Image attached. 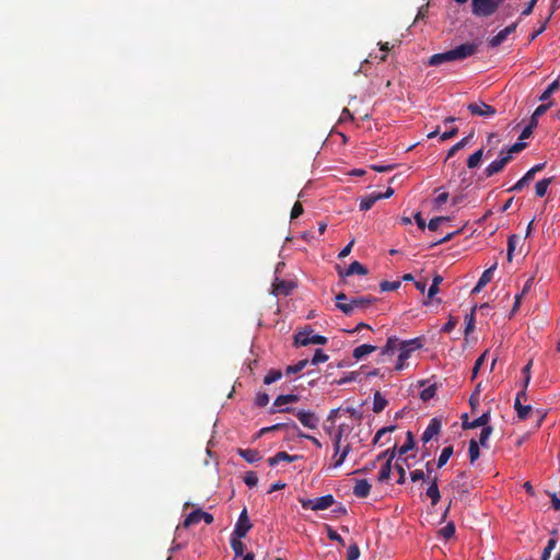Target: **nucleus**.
<instances>
[{"label":"nucleus","mask_w":560,"mask_h":560,"mask_svg":"<svg viewBox=\"0 0 560 560\" xmlns=\"http://www.w3.org/2000/svg\"><path fill=\"white\" fill-rule=\"evenodd\" d=\"M478 51V45L476 43H465L456 46L444 52L434 54L429 59V65L432 67L441 66L445 62L464 60L468 57L474 56Z\"/></svg>","instance_id":"obj_1"},{"label":"nucleus","mask_w":560,"mask_h":560,"mask_svg":"<svg viewBox=\"0 0 560 560\" xmlns=\"http://www.w3.org/2000/svg\"><path fill=\"white\" fill-rule=\"evenodd\" d=\"M423 347L422 339L417 337L408 340H402L398 349V359L395 364L396 371H402L407 368L406 361L410 358L411 353Z\"/></svg>","instance_id":"obj_2"},{"label":"nucleus","mask_w":560,"mask_h":560,"mask_svg":"<svg viewBox=\"0 0 560 560\" xmlns=\"http://www.w3.org/2000/svg\"><path fill=\"white\" fill-rule=\"evenodd\" d=\"M502 4L500 0H471V12L479 18H487L495 13Z\"/></svg>","instance_id":"obj_3"},{"label":"nucleus","mask_w":560,"mask_h":560,"mask_svg":"<svg viewBox=\"0 0 560 560\" xmlns=\"http://www.w3.org/2000/svg\"><path fill=\"white\" fill-rule=\"evenodd\" d=\"M342 433H343V430L341 428H339L332 439L335 457H337V459L335 460V463L332 465L334 468H339L340 466H342V464L345 463L347 456L349 455V453L351 451V447L349 444L341 446Z\"/></svg>","instance_id":"obj_4"},{"label":"nucleus","mask_w":560,"mask_h":560,"mask_svg":"<svg viewBox=\"0 0 560 560\" xmlns=\"http://www.w3.org/2000/svg\"><path fill=\"white\" fill-rule=\"evenodd\" d=\"M294 342L298 346L326 345L327 338L325 336L314 334L313 329L310 328L299 331L294 336Z\"/></svg>","instance_id":"obj_5"},{"label":"nucleus","mask_w":560,"mask_h":560,"mask_svg":"<svg viewBox=\"0 0 560 560\" xmlns=\"http://www.w3.org/2000/svg\"><path fill=\"white\" fill-rule=\"evenodd\" d=\"M300 502L303 509L323 511L330 508L335 503V499L332 494H325L315 499H301Z\"/></svg>","instance_id":"obj_6"},{"label":"nucleus","mask_w":560,"mask_h":560,"mask_svg":"<svg viewBox=\"0 0 560 560\" xmlns=\"http://www.w3.org/2000/svg\"><path fill=\"white\" fill-rule=\"evenodd\" d=\"M467 109L469 110V113L471 115L483 117V118H492L497 113L494 107H492L491 105H488L481 101L469 103L467 105Z\"/></svg>","instance_id":"obj_7"},{"label":"nucleus","mask_w":560,"mask_h":560,"mask_svg":"<svg viewBox=\"0 0 560 560\" xmlns=\"http://www.w3.org/2000/svg\"><path fill=\"white\" fill-rule=\"evenodd\" d=\"M252 523L248 517L247 509H243V511L240 513L238 518L234 525V529L231 535H234L236 537H245L247 533L252 528Z\"/></svg>","instance_id":"obj_8"},{"label":"nucleus","mask_w":560,"mask_h":560,"mask_svg":"<svg viewBox=\"0 0 560 560\" xmlns=\"http://www.w3.org/2000/svg\"><path fill=\"white\" fill-rule=\"evenodd\" d=\"M201 520L205 521L206 524H212L213 521H214L212 514H210L208 512H205V511H202L200 509H197V510L190 512L185 517L184 522L182 523V526L187 528L190 525L199 523Z\"/></svg>","instance_id":"obj_9"},{"label":"nucleus","mask_w":560,"mask_h":560,"mask_svg":"<svg viewBox=\"0 0 560 560\" xmlns=\"http://www.w3.org/2000/svg\"><path fill=\"white\" fill-rule=\"evenodd\" d=\"M511 161V155H504V150L500 151V156L492 161L485 170L483 174L486 177H492L500 173L505 165Z\"/></svg>","instance_id":"obj_10"},{"label":"nucleus","mask_w":560,"mask_h":560,"mask_svg":"<svg viewBox=\"0 0 560 560\" xmlns=\"http://www.w3.org/2000/svg\"><path fill=\"white\" fill-rule=\"evenodd\" d=\"M546 166V163H538L529 168L525 175L520 178L508 191H521L535 176L536 173L542 171Z\"/></svg>","instance_id":"obj_11"},{"label":"nucleus","mask_w":560,"mask_h":560,"mask_svg":"<svg viewBox=\"0 0 560 560\" xmlns=\"http://www.w3.org/2000/svg\"><path fill=\"white\" fill-rule=\"evenodd\" d=\"M299 400V396L295 394H287V395H279L272 405L271 412L277 411H295V409H291L289 407L282 408V406L296 402Z\"/></svg>","instance_id":"obj_12"},{"label":"nucleus","mask_w":560,"mask_h":560,"mask_svg":"<svg viewBox=\"0 0 560 560\" xmlns=\"http://www.w3.org/2000/svg\"><path fill=\"white\" fill-rule=\"evenodd\" d=\"M295 416L299 421L308 429H316L319 424V418L312 411L299 409L295 410Z\"/></svg>","instance_id":"obj_13"},{"label":"nucleus","mask_w":560,"mask_h":560,"mask_svg":"<svg viewBox=\"0 0 560 560\" xmlns=\"http://www.w3.org/2000/svg\"><path fill=\"white\" fill-rule=\"evenodd\" d=\"M523 399H527V394L525 390L518 392L514 400V409L520 420H525L528 417L529 411L532 410L530 405H524V402H521Z\"/></svg>","instance_id":"obj_14"},{"label":"nucleus","mask_w":560,"mask_h":560,"mask_svg":"<svg viewBox=\"0 0 560 560\" xmlns=\"http://www.w3.org/2000/svg\"><path fill=\"white\" fill-rule=\"evenodd\" d=\"M441 428V421L438 418H432L421 435V441L423 443L430 442L434 436H436L440 433Z\"/></svg>","instance_id":"obj_15"},{"label":"nucleus","mask_w":560,"mask_h":560,"mask_svg":"<svg viewBox=\"0 0 560 560\" xmlns=\"http://www.w3.org/2000/svg\"><path fill=\"white\" fill-rule=\"evenodd\" d=\"M516 27H517V23H512L511 25L501 30L497 35H494L493 37H491L489 39V45L491 47L500 46L508 38V36L516 30Z\"/></svg>","instance_id":"obj_16"},{"label":"nucleus","mask_w":560,"mask_h":560,"mask_svg":"<svg viewBox=\"0 0 560 560\" xmlns=\"http://www.w3.org/2000/svg\"><path fill=\"white\" fill-rule=\"evenodd\" d=\"M339 276L340 277H349V276H352L354 273H358V275H361V276H365L368 273V269L362 265L360 264L359 261H352L347 269L342 270L340 269L338 271Z\"/></svg>","instance_id":"obj_17"},{"label":"nucleus","mask_w":560,"mask_h":560,"mask_svg":"<svg viewBox=\"0 0 560 560\" xmlns=\"http://www.w3.org/2000/svg\"><path fill=\"white\" fill-rule=\"evenodd\" d=\"M335 299H336V306L338 310H340L346 315L352 314L353 304L351 303V300L348 302V298L345 293L337 294Z\"/></svg>","instance_id":"obj_18"},{"label":"nucleus","mask_w":560,"mask_h":560,"mask_svg":"<svg viewBox=\"0 0 560 560\" xmlns=\"http://www.w3.org/2000/svg\"><path fill=\"white\" fill-rule=\"evenodd\" d=\"M293 288H294V284L292 282L279 280V278L276 277L275 282H273V294L275 295H278V294L289 295Z\"/></svg>","instance_id":"obj_19"},{"label":"nucleus","mask_w":560,"mask_h":560,"mask_svg":"<svg viewBox=\"0 0 560 560\" xmlns=\"http://www.w3.org/2000/svg\"><path fill=\"white\" fill-rule=\"evenodd\" d=\"M371 491V485L366 479H360L355 481V485L353 487V494L357 498L364 499L370 494Z\"/></svg>","instance_id":"obj_20"},{"label":"nucleus","mask_w":560,"mask_h":560,"mask_svg":"<svg viewBox=\"0 0 560 560\" xmlns=\"http://www.w3.org/2000/svg\"><path fill=\"white\" fill-rule=\"evenodd\" d=\"M415 447V440H413V434L411 431H408L407 434H406V441L405 443L399 447V450L397 451L399 457H401L402 455L407 454L409 451H411L412 448ZM399 460H401V458H399ZM402 462L404 464L409 467L408 463H407V458H402Z\"/></svg>","instance_id":"obj_21"},{"label":"nucleus","mask_w":560,"mask_h":560,"mask_svg":"<svg viewBox=\"0 0 560 560\" xmlns=\"http://www.w3.org/2000/svg\"><path fill=\"white\" fill-rule=\"evenodd\" d=\"M237 454L247 463L254 464L261 459V455L257 450L252 448H237Z\"/></svg>","instance_id":"obj_22"},{"label":"nucleus","mask_w":560,"mask_h":560,"mask_svg":"<svg viewBox=\"0 0 560 560\" xmlns=\"http://www.w3.org/2000/svg\"><path fill=\"white\" fill-rule=\"evenodd\" d=\"M301 458L300 455H290L287 452H278L275 456L268 459L269 466L275 467L279 462H289L292 463L296 459Z\"/></svg>","instance_id":"obj_23"},{"label":"nucleus","mask_w":560,"mask_h":560,"mask_svg":"<svg viewBox=\"0 0 560 560\" xmlns=\"http://www.w3.org/2000/svg\"><path fill=\"white\" fill-rule=\"evenodd\" d=\"M400 342L401 341L397 337H389L386 341V345L381 349V355L394 354L396 351H398Z\"/></svg>","instance_id":"obj_24"},{"label":"nucleus","mask_w":560,"mask_h":560,"mask_svg":"<svg viewBox=\"0 0 560 560\" xmlns=\"http://www.w3.org/2000/svg\"><path fill=\"white\" fill-rule=\"evenodd\" d=\"M395 457L396 453L392 452L387 462L382 466L377 478L380 482H384L389 479L392 472V462Z\"/></svg>","instance_id":"obj_25"},{"label":"nucleus","mask_w":560,"mask_h":560,"mask_svg":"<svg viewBox=\"0 0 560 560\" xmlns=\"http://www.w3.org/2000/svg\"><path fill=\"white\" fill-rule=\"evenodd\" d=\"M489 421H490V412L487 411V412H483L478 418H476L469 424H466L465 422H463V428L464 429H474V428H478V427L485 428V427H489L488 425Z\"/></svg>","instance_id":"obj_26"},{"label":"nucleus","mask_w":560,"mask_h":560,"mask_svg":"<svg viewBox=\"0 0 560 560\" xmlns=\"http://www.w3.org/2000/svg\"><path fill=\"white\" fill-rule=\"evenodd\" d=\"M443 277L440 275H435L432 279V283L428 290V301L423 302V305H428L430 300H432L440 291L439 285L442 283Z\"/></svg>","instance_id":"obj_27"},{"label":"nucleus","mask_w":560,"mask_h":560,"mask_svg":"<svg viewBox=\"0 0 560 560\" xmlns=\"http://www.w3.org/2000/svg\"><path fill=\"white\" fill-rule=\"evenodd\" d=\"M375 350H376L375 346L364 343V345H361V346L354 348L352 355L355 360L359 361V360H362L365 355L374 352Z\"/></svg>","instance_id":"obj_28"},{"label":"nucleus","mask_w":560,"mask_h":560,"mask_svg":"<svg viewBox=\"0 0 560 560\" xmlns=\"http://www.w3.org/2000/svg\"><path fill=\"white\" fill-rule=\"evenodd\" d=\"M387 399L380 393L375 392L373 397V411L375 413L382 412L387 406Z\"/></svg>","instance_id":"obj_29"},{"label":"nucleus","mask_w":560,"mask_h":560,"mask_svg":"<svg viewBox=\"0 0 560 560\" xmlns=\"http://www.w3.org/2000/svg\"><path fill=\"white\" fill-rule=\"evenodd\" d=\"M553 177H547L538 180L535 185V194L537 197H544L548 190L549 185L552 183Z\"/></svg>","instance_id":"obj_30"},{"label":"nucleus","mask_w":560,"mask_h":560,"mask_svg":"<svg viewBox=\"0 0 560 560\" xmlns=\"http://www.w3.org/2000/svg\"><path fill=\"white\" fill-rule=\"evenodd\" d=\"M377 200H380V196H376V194L365 196V197L361 198L359 208L361 211H368L374 206V203Z\"/></svg>","instance_id":"obj_31"},{"label":"nucleus","mask_w":560,"mask_h":560,"mask_svg":"<svg viewBox=\"0 0 560 560\" xmlns=\"http://www.w3.org/2000/svg\"><path fill=\"white\" fill-rule=\"evenodd\" d=\"M427 495L431 499V504L436 505L441 499L438 483L430 482L427 489Z\"/></svg>","instance_id":"obj_32"},{"label":"nucleus","mask_w":560,"mask_h":560,"mask_svg":"<svg viewBox=\"0 0 560 560\" xmlns=\"http://www.w3.org/2000/svg\"><path fill=\"white\" fill-rule=\"evenodd\" d=\"M453 455V446L450 445V446H445L439 458H438V462H436V466L438 468H442L444 465H446V463L448 462V459L451 458V456Z\"/></svg>","instance_id":"obj_33"},{"label":"nucleus","mask_w":560,"mask_h":560,"mask_svg":"<svg viewBox=\"0 0 560 560\" xmlns=\"http://www.w3.org/2000/svg\"><path fill=\"white\" fill-rule=\"evenodd\" d=\"M243 537H236L234 535H231V547L235 553L236 557H241L244 555L245 546L241 541Z\"/></svg>","instance_id":"obj_34"},{"label":"nucleus","mask_w":560,"mask_h":560,"mask_svg":"<svg viewBox=\"0 0 560 560\" xmlns=\"http://www.w3.org/2000/svg\"><path fill=\"white\" fill-rule=\"evenodd\" d=\"M560 88V81L559 79L553 80L547 89L541 93L539 96V101L545 102L547 101L553 92H556Z\"/></svg>","instance_id":"obj_35"},{"label":"nucleus","mask_w":560,"mask_h":560,"mask_svg":"<svg viewBox=\"0 0 560 560\" xmlns=\"http://www.w3.org/2000/svg\"><path fill=\"white\" fill-rule=\"evenodd\" d=\"M482 156H483L482 149H479L476 152H474L467 160V167L470 170L476 168L479 165Z\"/></svg>","instance_id":"obj_36"},{"label":"nucleus","mask_w":560,"mask_h":560,"mask_svg":"<svg viewBox=\"0 0 560 560\" xmlns=\"http://www.w3.org/2000/svg\"><path fill=\"white\" fill-rule=\"evenodd\" d=\"M479 444L476 440H470L469 441V447H468V453H469V458H470V463H475L479 456H480V451H479Z\"/></svg>","instance_id":"obj_37"},{"label":"nucleus","mask_w":560,"mask_h":560,"mask_svg":"<svg viewBox=\"0 0 560 560\" xmlns=\"http://www.w3.org/2000/svg\"><path fill=\"white\" fill-rule=\"evenodd\" d=\"M373 301H374V299L370 298V296H359V298L351 299V303L353 304V310L354 308H365Z\"/></svg>","instance_id":"obj_38"},{"label":"nucleus","mask_w":560,"mask_h":560,"mask_svg":"<svg viewBox=\"0 0 560 560\" xmlns=\"http://www.w3.org/2000/svg\"><path fill=\"white\" fill-rule=\"evenodd\" d=\"M282 377V372L280 370H270L266 376L264 377V384L270 385Z\"/></svg>","instance_id":"obj_39"},{"label":"nucleus","mask_w":560,"mask_h":560,"mask_svg":"<svg viewBox=\"0 0 560 560\" xmlns=\"http://www.w3.org/2000/svg\"><path fill=\"white\" fill-rule=\"evenodd\" d=\"M310 363V361L307 359H304V360H300L298 363L295 364H292V365H289L285 370V373L289 375V374H294V373H299L301 372L307 364Z\"/></svg>","instance_id":"obj_40"},{"label":"nucleus","mask_w":560,"mask_h":560,"mask_svg":"<svg viewBox=\"0 0 560 560\" xmlns=\"http://www.w3.org/2000/svg\"><path fill=\"white\" fill-rule=\"evenodd\" d=\"M492 433V427H485L481 429L478 444L482 447H488V440Z\"/></svg>","instance_id":"obj_41"},{"label":"nucleus","mask_w":560,"mask_h":560,"mask_svg":"<svg viewBox=\"0 0 560 560\" xmlns=\"http://www.w3.org/2000/svg\"><path fill=\"white\" fill-rule=\"evenodd\" d=\"M455 534V525L453 522L447 523L444 527L439 530V535L444 539H450Z\"/></svg>","instance_id":"obj_42"},{"label":"nucleus","mask_w":560,"mask_h":560,"mask_svg":"<svg viewBox=\"0 0 560 560\" xmlns=\"http://www.w3.org/2000/svg\"><path fill=\"white\" fill-rule=\"evenodd\" d=\"M518 242V237L515 234H512L508 238V260L511 261L513 258L514 250L516 248V244Z\"/></svg>","instance_id":"obj_43"},{"label":"nucleus","mask_w":560,"mask_h":560,"mask_svg":"<svg viewBox=\"0 0 560 560\" xmlns=\"http://www.w3.org/2000/svg\"><path fill=\"white\" fill-rule=\"evenodd\" d=\"M550 104H541L539 105L535 112L533 113L530 117V121L533 125L537 126L538 118L546 113V110L549 108Z\"/></svg>","instance_id":"obj_44"},{"label":"nucleus","mask_w":560,"mask_h":560,"mask_svg":"<svg viewBox=\"0 0 560 560\" xmlns=\"http://www.w3.org/2000/svg\"><path fill=\"white\" fill-rule=\"evenodd\" d=\"M435 393H436V385L432 384L421 390L420 398L423 401H428L435 396Z\"/></svg>","instance_id":"obj_45"},{"label":"nucleus","mask_w":560,"mask_h":560,"mask_svg":"<svg viewBox=\"0 0 560 560\" xmlns=\"http://www.w3.org/2000/svg\"><path fill=\"white\" fill-rule=\"evenodd\" d=\"M497 269V264H493L491 267H489L488 269H486L482 275L480 276L479 278V282L482 283L483 285H487L491 279H492V273L493 271Z\"/></svg>","instance_id":"obj_46"},{"label":"nucleus","mask_w":560,"mask_h":560,"mask_svg":"<svg viewBox=\"0 0 560 560\" xmlns=\"http://www.w3.org/2000/svg\"><path fill=\"white\" fill-rule=\"evenodd\" d=\"M557 540L555 538H550L542 550L540 560H549L551 551L556 548Z\"/></svg>","instance_id":"obj_47"},{"label":"nucleus","mask_w":560,"mask_h":560,"mask_svg":"<svg viewBox=\"0 0 560 560\" xmlns=\"http://www.w3.org/2000/svg\"><path fill=\"white\" fill-rule=\"evenodd\" d=\"M468 137H465L460 141L453 144L447 151L446 159L452 158L458 150L463 149L468 143Z\"/></svg>","instance_id":"obj_48"},{"label":"nucleus","mask_w":560,"mask_h":560,"mask_svg":"<svg viewBox=\"0 0 560 560\" xmlns=\"http://www.w3.org/2000/svg\"><path fill=\"white\" fill-rule=\"evenodd\" d=\"M327 360H328V355L322 349H316L315 353L311 360V364L317 365L319 363L326 362Z\"/></svg>","instance_id":"obj_49"},{"label":"nucleus","mask_w":560,"mask_h":560,"mask_svg":"<svg viewBox=\"0 0 560 560\" xmlns=\"http://www.w3.org/2000/svg\"><path fill=\"white\" fill-rule=\"evenodd\" d=\"M400 281H382L380 288L382 292L395 291L400 287Z\"/></svg>","instance_id":"obj_50"},{"label":"nucleus","mask_w":560,"mask_h":560,"mask_svg":"<svg viewBox=\"0 0 560 560\" xmlns=\"http://www.w3.org/2000/svg\"><path fill=\"white\" fill-rule=\"evenodd\" d=\"M525 147H526L525 142L518 141V142L514 143L513 145H511L509 149L504 150V155H511V158H512L514 153L521 152L522 150L525 149Z\"/></svg>","instance_id":"obj_51"},{"label":"nucleus","mask_w":560,"mask_h":560,"mask_svg":"<svg viewBox=\"0 0 560 560\" xmlns=\"http://www.w3.org/2000/svg\"><path fill=\"white\" fill-rule=\"evenodd\" d=\"M530 369H532V361H529L522 370V373L524 375V380H523V389L522 390H525L527 389L528 387V384L530 382Z\"/></svg>","instance_id":"obj_52"},{"label":"nucleus","mask_w":560,"mask_h":560,"mask_svg":"<svg viewBox=\"0 0 560 560\" xmlns=\"http://www.w3.org/2000/svg\"><path fill=\"white\" fill-rule=\"evenodd\" d=\"M244 482L249 488L256 487L258 483L257 475L254 471H247L244 477Z\"/></svg>","instance_id":"obj_53"},{"label":"nucleus","mask_w":560,"mask_h":560,"mask_svg":"<svg viewBox=\"0 0 560 560\" xmlns=\"http://www.w3.org/2000/svg\"><path fill=\"white\" fill-rule=\"evenodd\" d=\"M476 307H474L470 312L469 315H466L465 317V320H466V328H465V334L468 335L470 331H472L475 329V317H474V312H475Z\"/></svg>","instance_id":"obj_54"},{"label":"nucleus","mask_w":560,"mask_h":560,"mask_svg":"<svg viewBox=\"0 0 560 560\" xmlns=\"http://www.w3.org/2000/svg\"><path fill=\"white\" fill-rule=\"evenodd\" d=\"M360 557V549L357 544H352L348 548L347 560H357Z\"/></svg>","instance_id":"obj_55"},{"label":"nucleus","mask_w":560,"mask_h":560,"mask_svg":"<svg viewBox=\"0 0 560 560\" xmlns=\"http://www.w3.org/2000/svg\"><path fill=\"white\" fill-rule=\"evenodd\" d=\"M447 220H448V218H446V217H435V218H433V219H431V220L429 221V223H428V229H429L430 231H435V230H438V229H439V226H440V224H441L442 222L447 221Z\"/></svg>","instance_id":"obj_56"},{"label":"nucleus","mask_w":560,"mask_h":560,"mask_svg":"<svg viewBox=\"0 0 560 560\" xmlns=\"http://www.w3.org/2000/svg\"><path fill=\"white\" fill-rule=\"evenodd\" d=\"M358 377V372H349L342 378L336 381L337 385H345L350 382H354Z\"/></svg>","instance_id":"obj_57"},{"label":"nucleus","mask_w":560,"mask_h":560,"mask_svg":"<svg viewBox=\"0 0 560 560\" xmlns=\"http://www.w3.org/2000/svg\"><path fill=\"white\" fill-rule=\"evenodd\" d=\"M395 469L397 470L399 478L397 479L398 485H404L406 482V470L405 466L399 462L396 463Z\"/></svg>","instance_id":"obj_58"},{"label":"nucleus","mask_w":560,"mask_h":560,"mask_svg":"<svg viewBox=\"0 0 560 560\" xmlns=\"http://www.w3.org/2000/svg\"><path fill=\"white\" fill-rule=\"evenodd\" d=\"M269 402V395L267 393H258L255 398V404L258 407H265Z\"/></svg>","instance_id":"obj_59"},{"label":"nucleus","mask_w":560,"mask_h":560,"mask_svg":"<svg viewBox=\"0 0 560 560\" xmlns=\"http://www.w3.org/2000/svg\"><path fill=\"white\" fill-rule=\"evenodd\" d=\"M327 536L330 540H334V541H337L341 545H345V541L342 539V537L335 530L332 529L330 526H327Z\"/></svg>","instance_id":"obj_60"},{"label":"nucleus","mask_w":560,"mask_h":560,"mask_svg":"<svg viewBox=\"0 0 560 560\" xmlns=\"http://www.w3.org/2000/svg\"><path fill=\"white\" fill-rule=\"evenodd\" d=\"M298 436L301 438V439H306V440H310L312 441V443L317 447V448H322V443L319 442L318 439H316L315 436H312L310 434H306V433H303L300 429L298 431Z\"/></svg>","instance_id":"obj_61"},{"label":"nucleus","mask_w":560,"mask_h":560,"mask_svg":"<svg viewBox=\"0 0 560 560\" xmlns=\"http://www.w3.org/2000/svg\"><path fill=\"white\" fill-rule=\"evenodd\" d=\"M394 430H395V425L384 427V428L380 429V430L376 432V434H375V436H374V439H373V443H374V444L378 443L380 439H381L385 433H387V432H392V431H394Z\"/></svg>","instance_id":"obj_62"},{"label":"nucleus","mask_w":560,"mask_h":560,"mask_svg":"<svg viewBox=\"0 0 560 560\" xmlns=\"http://www.w3.org/2000/svg\"><path fill=\"white\" fill-rule=\"evenodd\" d=\"M488 354V351L483 352L475 362V365H474V369H472V377H476L477 374H478V371L480 369V366L482 365L486 357Z\"/></svg>","instance_id":"obj_63"},{"label":"nucleus","mask_w":560,"mask_h":560,"mask_svg":"<svg viewBox=\"0 0 560 560\" xmlns=\"http://www.w3.org/2000/svg\"><path fill=\"white\" fill-rule=\"evenodd\" d=\"M457 324V320L454 317H450V319L443 325L442 331L443 332H451Z\"/></svg>","instance_id":"obj_64"}]
</instances>
